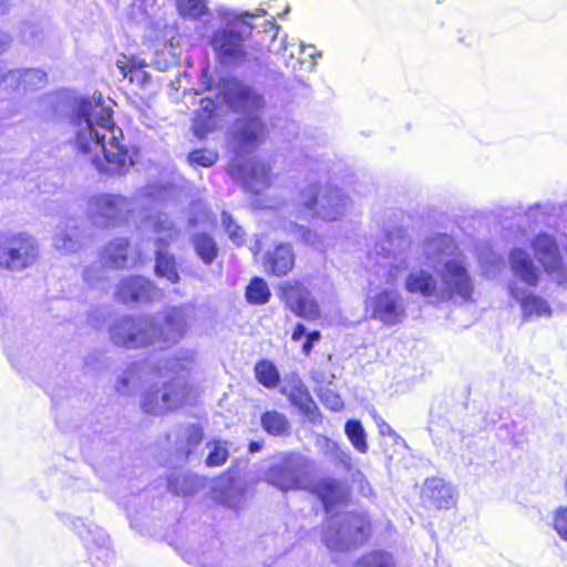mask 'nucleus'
Returning a JSON list of instances; mask_svg holds the SVG:
<instances>
[{"instance_id":"f257e3e1","label":"nucleus","mask_w":567,"mask_h":567,"mask_svg":"<svg viewBox=\"0 0 567 567\" xmlns=\"http://www.w3.org/2000/svg\"><path fill=\"white\" fill-rule=\"evenodd\" d=\"M200 91L208 95L200 100L193 120V131L197 137H204L221 123L226 110L247 113L239 118L234 128V140L241 152H250L266 136V127L256 112L262 106L260 95L235 79L223 80L217 87H212V78L204 70L200 78Z\"/></svg>"},{"instance_id":"f03ea898","label":"nucleus","mask_w":567,"mask_h":567,"mask_svg":"<svg viewBox=\"0 0 567 567\" xmlns=\"http://www.w3.org/2000/svg\"><path fill=\"white\" fill-rule=\"evenodd\" d=\"M425 264L433 274L424 269H412L405 278V289L435 302L465 303L473 299L474 279L470 274L465 256L454 239L444 234L427 237L422 246Z\"/></svg>"},{"instance_id":"7ed1b4c3","label":"nucleus","mask_w":567,"mask_h":567,"mask_svg":"<svg viewBox=\"0 0 567 567\" xmlns=\"http://www.w3.org/2000/svg\"><path fill=\"white\" fill-rule=\"evenodd\" d=\"M70 124L78 150L90 155L92 165L100 173L123 175L133 165L123 143V132L113 122L110 109L81 99L73 104Z\"/></svg>"},{"instance_id":"20e7f679","label":"nucleus","mask_w":567,"mask_h":567,"mask_svg":"<svg viewBox=\"0 0 567 567\" xmlns=\"http://www.w3.org/2000/svg\"><path fill=\"white\" fill-rule=\"evenodd\" d=\"M190 312L186 307H175L154 316H124L110 326V337L114 344L126 349L171 347L179 342L188 330Z\"/></svg>"},{"instance_id":"39448f33","label":"nucleus","mask_w":567,"mask_h":567,"mask_svg":"<svg viewBox=\"0 0 567 567\" xmlns=\"http://www.w3.org/2000/svg\"><path fill=\"white\" fill-rule=\"evenodd\" d=\"M414 252L411 241L400 230L390 233L384 240L377 244L369 256L368 268L383 282L394 286L411 267Z\"/></svg>"},{"instance_id":"423d86ee","label":"nucleus","mask_w":567,"mask_h":567,"mask_svg":"<svg viewBox=\"0 0 567 567\" xmlns=\"http://www.w3.org/2000/svg\"><path fill=\"white\" fill-rule=\"evenodd\" d=\"M249 17L230 14L226 18L225 27L217 30L212 39V45L223 64H236L249 60L245 41L252 37L256 28L246 20Z\"/></svg>"},{"instance_id":"0eeeda50","label":"nucleus","mask_w":567,"mask_h":567,"mask_svg":"<svg viewBox=\"0 0 567 567\" xmlns=\"http://www.w3.org/2000/svg\"><path fill=\"white\" fill-rule=\"evenodd\" d=\"M350 204V198L339 188L311 185L299 195L298 215L305 219L337 220L348 212Z\"/></svg>"},{"instance_id":"6e6552de","label":"nucleus","mask_w":567,"mask_h":567,"mask_svg":"<svg viewBox=\"0 0 567 567\" xmlns=\"http://www.w3.org/2000/svg\"><path fill=\"white\" fill-rule=\"evenodd\" d=\"M312 472L311 461L299 453L280 454L265 472V481L280 491L306 489Z\"/></svg>"},{"instance_id":"1a4fd4ad","label":"nucleus","mask_w":567,"mask_h":567,"mask_svg":"<svg viewBox=\"0 0 567 567\" xmlns=\"http://www.w3.org/2000/svg\"><path fill=\"white\" fill-rule=\"evenodd\" d=\"M40 255L38 240L28 233L0 235V268L21 272L32 267Z\"/></svg>"},{"instance_id":"9d476101","label":"nucleus","mask_w":567,"mask_h":567,"mask_svg":"<svg viewBox=\"0 0 567 567\" xmlns=\"http://www.w3.org/2000/svg\"><path fill=\"white\" fill-rule=\"evenodd\" d=\"M368 523L364 516L346 513L328 519L322 540L332 550H347L364 542Z\"/></svg>"},{"instance_id":"9b49d317","label":"nucleus","mask_w":567,"mask_h":567,"mask_svg":"<svg viewBox=\"0 0 567 567\" xmlns=\"http://www.w3.org/2000/svg\"><path fill=\"white\" fill-rule=\"evenodd\" d=\"M145 227L152 228L155 234L156 262L155 272L158 277L166 278L169 282L176 284L179 275L176 270L175 259L162 248L176 240L179 231L166 214L158 213L145 220Z\"/></svg>"},{"instance_id":"f8f14e48","label":"nucleus","mask_w":567,"mask_h":567,"mask_svg":"<svg viewBox=\"0 0 567 567\" xmlns=\"http://www.w3.org/2000/svg\"><path fill=\"white\" fill-rule=\"evenodd\" d=\"M133 202L124 196L100 194L92 196L87 203V214L100 227L120 225L128 219Z\"/></svg>"},{"instance_id":"ddd939ff","label":"nucleus","mask_w":567,"mask_h":567,"mask_svg":"<svg viewBox=\"0 0 567 567\" xmlns=\"http://www.w3.org/2000/svg\"><path fill=\"white\" fill-rule=\"evenodd\" d=\"M188 395L186 381L176 377L158 389L148 390L142 400L143 410L153 415H162L182 406Z\"/></svg>"},{"instance_id":"4468645a","label":"nucleus","mask_w":567,"mask_h":567,"mask_svg":"<svg viewBox=\"0 0 567 567\" xmlns=\"http://www.w3.org/2000/svg\"><path fill=\"white\" fill-rule=\"evenodd\" d=\"M365 313L384 326H394L405 317V306L395 289H383L365 300Z\"/></svg>"},{"instance_id":"2eb2a0df","label":"nucleus","mask_w":567,"mask_h":567,"mask_svg":"<svg viewBox=\"0 0 567 567\" xmlns=\"http://www.w3.org/2000/svg\"><path fill=\"white\" fill-rule=\"evenodd\" d=\"M532 247L537 260L543 265L545 271H547L559 285L566 284L567 269L561 262L559 248L554 237L548 234H539L533 239Z\"/></svg>"},{"instance_id":"dca6fc26","label":"nucleus","mask_w":567,"mask_h":567,"mask_svg":"<svg viewBox=\"0 0 567 567\" xmlns=\"http://www.w3.org/2000/svg\"><path fill=\"white\" fill-rule=\"evenodd\" d=\"M269 166L264 162L251 159L245 164L237 161L229 165L233 178L240 179L245 188L251 193H260L270 184Z\"/></svg>"},{"instance_id":"f3484780","label":"nucleus","mask_w":567,"mask_h":567,"mask_svg":"<svg viewBox=\"0 0 567 567\" xmlns=\"http://www.w3.org/2000/svg\"><path fill=\"white\" fill-rule=\"evenodd\" d=\"M281 291L285 301L290 309L298 316L308 320L319 318L320 311L317 301L311 293L299 281L284 282Z\"/></svg>"},{"instance_id":"a211bd4d","label":"nucleus","mask_w":567,"mask_h":567,"mask_svg":"<svg viewBox=\"0 0 567 567\" xmlns=\"http://www.w3.org/2000/svg\"><path fill=\"white\" fill-rule=\"evenodd\" d=\"M115 298L122 303L147 302L161 296L159 290L146 278L131 276L116 286Z\"/></svg>"},{"instance_id":"6ab92c4d","label":"nucleus","mask_w":567,"mask_h":567,"mask_svg":"<svg viewBox=\"0 0 567 567\" xmlns=\"http://www.w3.org/2000/svg\"><path fill=\"white\" fill-rule=\"evenodd\" d=\"M202 440V429L195 424L177 426L167 434V443L178 463L186 461Z\"/></svg>"},{"instance_id":"aec40b11","label":"nucleus","mask_w":567,"mask_h":567,"mask_svg":"<svg viewBox=\"0 0 567 567\" xmlns=\"http://www.w3.org/2000/svg\"><path fill=\"white\" fill-rule=\"evenodd\" d=\"M80 534L85 542L92 565L94 567L107 566L113 559L107 534L96 526L85 527L84 532Z\"/></svg>"},{"instance_id":"412c9836","label":"nucleus","mask_w":567,"mask_h":567,"mask_svg":"<svg viewBox=\"0 0 567 567\" xmlns=\"http://www.w3.org/2000/svg\"><path fill=\"white\" fill-rule=\"evenodd\" d=\"M47 84V74L40 69L7 70L4 87L12 90L32 91Z\"/></svg>"},{"instance_id":"4be33fe9","label":"nucleus","mask_w":567,"mask_h":567,"mask_svg":"<svg viewBox=\"0 0 567 567\" xmlns=\"http://www.w3.org/2000/svg\"><path fill=\"white\" fill-rule=\"evenodd\" d=\"M511 296L516 299L522 307L524 319L532 317H550L551 309L548 302L542 297L528 292L513 282L509 285Z\"/></svg>"},{"instance_id":"5701e85b","label":"nucleus","mask_w":567,"mask_h":567,"mask_svg":"<svg viewBox=\"0 0 567 567\" xmlns=\"http://www.w3.org/2000/svg\"><path fill=\"white\" fill-rule=\"evenodd\" d=\"M422 495L439 509H447L455 504L454 487L439 477H431L425 481Z\"/></svg>"},{"instance_id":"b1692460","label":"nucleus","mask_w":567,"mask_h":567,"mask_svg":"<svg viewBox=\"0 0 567 567\" xmlns=\"http://www.w3.org/2000/svg\"><path fill=\"white\" fill-rule=\"evenodd\" d=\"M509 264L514 275L524 284L530 287L538 284L539 270L526 250L514 248L509 255Z\"/></svg>"},{"instance_id":"393cba45","label":"nucleus","mask_w":567,"mask_h":567,"mask_svg":"<svg viewBox=\"0 0 567 567\" xmlns=\"http://www.w3.org/2000/svg\"><path fill=\"white\" fill-rule=\"evenodd\" d=\"M53 246L62 254H71L82 246L78 220L70 218L56 228Z\"/></svg>"},{"instance_id":"a878e982","label":"nucleus","mask_w":567,"mask_h":567,"mask_svg":"<svg viewBox=\"0 0 567 567\" xmlns=\"http://www.w3.org/2000/svg\"><path fill=\"white\" fill-rule=\"evenodd\" d=\"M313 492L321 499L327 513H331L336 505L346 501L348 492L338 480L324 478L319 481Z\"/></svg>"},{"instance_id":"bb28decb","label":"nucleus","mask_w":567,"mask_h":567,"mask_svg":"<svg viewBox=\"0 0 567 567\" xmlns=\"http://www.w3.org/2000/svg\"><path fill=\"white\" fill-rule=\"evenodd\" d=\"M265 268L275 276L287 275L295 265V254L289 245L280 244L265 256Z\"/></svg>"},{"instance_id":"cd10ccee","label":"nucleus","mask_w":567,"mask_h":567,"mask_svg":"<svg viewBox=\"0 0 567 567\" xmlns=\"http://www.w3.org/2000/svg\"><path fill=\"white\" fill-rule=\"evenodd\" d=\"M281 392L288 396L290 402L298 406L305 414H312L317 406L311 399L306 385L297 375L291 377L282 386Z\"/></svg>"},{"instance_id":"c85d7f7f","label":"nucleus","mask_w":567,"mask_h":567,"mask_svg":"<svg viewBox=\"0 0 567 567\" xmlns=\"http://www.w3.org/2000/svg\"><path fill=\"white\" fill-rule=\"evenodd\" d=\"M101 260L117 269L135 264L136 259L128 252V241L124 238L112 240L103 250Z\"/></svg>"},{"instance_id":"c756f323","label":"nucleus","mask_w":567,"mask_h":567,"mask_svg":"<svg viewBox=\"0 0 567 567\" xmlns=\"http://www.w3.org/2000/svg\"><path fill=\"white\" fill-rule=\"evenodd\" d=\"M202 486V478L193 474L178 473L168 478V488L176 495H193Z\"/></svg>"},{"instance_id":"7c9ffc66","label":"nucleus","mask_w":567,"mask_h":567,"mask_svg":"<svg viewBox=\"0 0 567 567\" xmlns=\"http://www.w3.org/2000/svg\"><path fill=\"white\" fill-rule=\"evenodd\" d=\"M193 246L196 255L205 265H210L217 257V245L215 240L207 234H199L194 236Z\"/></svg>"},{"instance_id":"2f4dec72","label":"nucleus","mask_w":567,"mask_h":567,"mask_svg":"<svg viewBox=\"0 0 567 567\" xmlns=\"http://www.w3.org/2000/svg\"><path fill=\"white\" fill-rule=\"evenodd\" d=\"M344 433L352 444V446L362 454H365L369 451V445L367 441V433L358 420H349L344 425Z\"/></svg>"},{"instance_id":"473e14b6","label":"nucleus","mask_w":567,"mask_h":567,"mask_svg":"<svg viewBox=\"0 0 567 567\" xmlns=\"http://www.w3.org/2000/svg\"><path fill=\"white\" fill-rule=\"evenodd\" d=\"M195 363V352L192 350H182L176 357L169 359L164 368H159V373L163 374L162 369L165 372L172 373H181L184 371H189Z\"/></svg>"},{"instance_id":"72a5a7b5","label":"nucleus","mask_w":567,"mask_h":567,"mask_svg":"<svg viewBox=\"0 0 567 567\" xmlns=\"http://www.w3.org/2000/svg\"><path fill=\"white\" fill-rule=\"evenodd\" d=\"M261 425L271 435H284L289 430V422L286 416L277 411L266 412L261 416Z\"/></svg>"},{"instance_id":"f704fd0d","label":"nucleus","mask_w":567,"mask_h":567,"mask_svg":"<svg viewBox=\"0 0 567 567\" xmlns=\"http://www.w3.org/2000/svg\"><path fill=\"white\" fill-rule=\"evenodd\" d=\"M270 295L267 282L259 277L251 279L246 288V299L252 305H264L268 302Z\"/></svg>"},{"instance_id":"c9c22d12","label":"nucleus","mask_w":567,"mask_h":567,"mask_svg":"<svg viewBox=\"0 0 567 567\" xmlns=\"http://www.w3.org/2000/svg\"><path fill=\"white\" fill-rule=\"evenodd\" d=\"M264 33H272L271 42L268 45L269 52L276 55L285 56V53L288 52L290 48H293L296 45L295 42L288 41V38L286 35L278 39V28L272 22L267 21L264 23Z\"/></svg>"},{"instance_id":"e433bc0d","label":"nucleus","mask_w":567,"mask_h":567,"mask_svg":"<svg viewBox=\"0 0 567 567\" xmlns=\"http://www.w3.org/2000/svg\"><path fill=\"white\" fill-rule=\"evenodd\" d=\"M208 0H176L178 13L183 18L198 19L208 12Z\"/></svg>"},{"instance_id":"4c0bfd02","label":"nucleus","mask_w":567,"mask_h":567,"mask_svg":"<svg viewBox=\"0 0 567 567\" xmlns=\"http://www.w3.org/2000/svg\"><path fill=\"white\" fill-rule=\"evenodd\" d=\"M256 378L264 386L272 389L279 383L277 368L270 361L264 360L255 367Z\"/></svg>"},{"instance_id":"58836bf2","label":"nucleus","mask_w":567,"mask_h":567,"mask_svg":"<svg viewBox=\"0 0 567 567\" xmlns=\"http://www.w3.org/2000/svg\"><path fill=\"white\" fill-rule=\"evenodd\" d=\"M354 567H394V561L385 551H373L362 557Z\"/></svg>"},{"instance_id":"ea45409f","label":"nucleus","mask_w":567,"mask_h":567,"mask_svg":"<svg viewBox=\"0 0 567 567\" xmlns=\"http://www.w3.org/2000/svg\"><path fill=\"white\" fill-rule=\"evenodd\" d=\"M207 447L209 449V453L206 458V464L208 466H220L225 464L229 455L226 442L208 443Z\"/></svg>"},{"instance_id":"a19ab883","label":"nucleus","mask_w":567,"mask_h":567,"mask_svg":"<svg viewBox=\"0 0 567 567\" xmlns=\"http://www.w3.org/2000/svg\"><path fill=\"white\" fill-rule=\"evenodd\" d=\"M221 225L224 226L226 233L228 234L229 239L234 244L239 246L244 243L245 231L227 212L221 213Z\"/></svg>"},{"instance_id":"79ce46f5","label":"nucleus","mask_w":567,"mask_h":567,"mask_svg":"<svg viewBox=\"0 0 567 567\" xmlns=\"http://www.w3.org/2000/svg\"><path fill=\"white\" fill-rule=\"evenodd\" d=\"M143 64L138 66L133 62L131 66L122 61H117V68L124 78H128L131 82H137L141 85L148 81V74L142 70Z\"/></svg>"},{"instance_id":"37998d69","label":"nucleus","mask_w":567,"mask_h":567,"mask_svg":"<svg viewBox=\"0 0 567 567\" xmlns=\"http://www.w3.org/2000/svg\"><path fill=\"white\" fill-rule=\"evenodd\" d=\"M551 527L561 540L567 542V506H559L553 512Z\"/></svg>"},{"instance_id":"c03bdc74","label":"nucleus","mask_w":567,"mask_h":567,"mask_svg":"<svg viewBox=\"0 0 567 567\" xmlns=\"http://www.w3.org/2000/svg\"><path fill=\"white\" fill-rule=\"evenodd\" d=\"M218 155L209 150H197L188 155V161L193 165L209 167L216 163Z\"/></svg>"},{"instance_id":"a18cd8bd","label":"nucleus","mask_w":567,"mask_h":567,"mask_svg":"<svg viewBox=\"0 0 567 567\" xmlns=\"http://www.w3.org/2000/svg\"><path fill=\"white\" fill-rule=\"evenodd\" d=\"M287 230L296 236H300V238L305 243H307L316 248H320L319 241H318V235L309 229H306L303 226H299L297 224L290 223Z\"/></svg>"},{"instance_id":"49530a36","label":"nucleus","mask_w":567,"mask_h":567,"mask_svg":"<svg viewBox=\"0 0 567 567\" xmlns=\"http://www.w3.org/2000/svg\"><path fill=\"white\" fill-rule=\"evenodd\" d=\"M321 401L324 406L332 411H339L343 406L341 396L331 390H327L321 393Z\"/></svg>"},{"instance_id":"de8ad7c7","label":"nucleus","mask_w":567,"mask_h":567,"mask_svg":"<svg viewBox=\"0 0 567 567\" xmlns=\"http://www.w3.org/2000/svg\"><path fill=\"white\" fill-rule=\"evenodd\" d=\"M133 9L150 18L156 13L157 2L156 0H134Z\"/></svg>"},{"instance_id":"09e8293b","label":"nucleus","mask_w":567,"mask_h":567,"mask_svg":"<svg viewBox=\"0 0 567 567\" xmlns=\"http://www.w3.org/2000/svg\"><path fill=\"white\" fill-rule=\"evenodd\" d=\"M331 458H333L336 462H338L340 465H342L346 471H350L352 468L351 453L344 447L340 446L333 453V456Z\"/></svg>"},{"instance_id":"8fccbe9b","label":"nucleus","mask_w":567,"mask_h":567,"mask_svg":"<svg viewBox=\"0 0 567 567\" xmlns=\"http://www.w3.org/2000/svg\"><path fill=\"white\" fill-rule=\"evenodd\" d=\"M136 367L130 368L124 375L118 380L116 389L121 393H126L130 390V384L135 380Z\"/></svg>"},{"instance_id":"3c124183","label":"nucleus","mask_w":567,"mask_h":567,"mask_svg":"<svg viewBox=\"0 0 567 567\" xmlns=\"http://www.w3.org/2000/svg\"><path fill=\"white\" fill-rule=\"evenodd\" d=\"M375 424L378 426L379 433L381 435H389L392 436L395 443L404 442L403 439L390 426L389 423H386L383 419L375 416Z\"/></svg>"},{"instance_id":"603ef678","label":"nucleus","mask_w":567,"mask_h":567,"mask_svg":"<svg viewBox=\"0 0 567 567\" xmlns=\"http://www.w3.org/2000/svg\"><path fill=\"white\" fill-rule=\"evenodd\" d=\"M22 39L29 44H35L40 41V31L34 25H27L25 29L22 30Z\"/></svg>"},{"instance_id":"864d4df0","label":"nucleus","mask_w":567,"mask_h":567,"mask_svg":"<svg viewBox=\"0 0 567 567\" xmlns=\"http://www.w3.org/2000/svg\"><path fill=\"white\" fill-rule=\"evenodd\" d=\"M321 447H322L324 454H327L330 457H332L333 453L340 447V445L337 442H334V441H332L330 439L324 437L322 440Z\"/></svg>"},{"instance_id":"5fc2aeb1","label":"nucleus","mask_w":567,"mask_h":567,"mask_svg":"<svg viewBox=\"0 0 567 567\" xmlns=\"http://www.w3.org/2000/svg\"><path fill=\"white\" fill-rule=\"evenodd\" d=\"M284 60V63L287 68L296 71L298 65H301V62L295 59V52L290 51L288 54L285 53V56H281Z\"/></svg>"},{"instance_id":"6e6d98bb","label":"nucleus","mask_w":567,"mask_h":567,"mask_svg":"<svg viewBox=\"0 0 567 567\" xmlns=\"http://www.w3.org/2000/svg\"><path fill=\"white\" fill-rule=\"evenodd\" d=\"M305 336L307 337L306 327L302 323H298L292 331V336H291L292 340L299 341Z\"/></svg>"},{"instance_id":"4d7b16f0","label":"nucleus","mask_w":567,"mask_h":567,"mask_svg":"<svg viewBox=\"0 0 567 567\" xmlns=\"http://www.w3.org/2000/svg\"><path fill=\"white\" fill-rule=\"evenodd\" d=\"M11 38L8 33L0 31V53H2L9 45Z\"/></svg>"},{"instance_id":"13d9d810","label":"nucleus","mask_w":567,"mask_h":567,"mask_svg":"<svg viewBox=\"0 0 567 567\" xmlns=\"http://www.w3.org/2000/svg\"><path fill=\"white\" fill-rule=\"evenodd\" d=\"M10 10V3L8 0H0V14H6Z\"/></svg>"},{"instance_id":"bf43d9fd","label":"nucleus","mask_w":567,"mask_h":567,"mask_svg":"<svg viewBox=\"0 0 567 567\" xmlns=\"http://www.w3.org/2000/svg\"><path fill=\"white\" fill-rule=\"evenodd\" d=\"M312 348H313V343L311 342V340L306 339L305 343L302 344L303 353L309 354L310 351L312 350Z\"/></svg>"},{"instance_id":"052dcab7","label":"nucleus","mask_w":567,"mask_h":567,"mask_svg":"<svg viewBox=\"0 0 567 567\" xmlns=\"http://www.w3.org/2000/svg\"><path fill=\"white\" fill-rule=\"evenodd\" d=\"M307 339L311 340L312 343L317 342L320 339V332L319 331H312L310 333H307Z\"/></svg>"},{"instance_id":"680f3d73","label":"nucleus","mask_w":567,"mask_h":567,"mask_svg":"<svg viewBox=\"0 0 567 567\" xmlns=\"http://www.w3.org/2000/svg\"><path fill=\"white\" fill-rule=\"evenodd\" d=\"M259 450H260V444H259V443H257V442H251V443L249 444V451H250V452H252V453H254V452H258Z\"/></svg>"},{"instance_id":"e2e57ef3","label":"nucleus","mask_w":567,"mask_h":567,"mask_svg":"<svg viewBox=\"0 0 567 567\" xmlns=\"http://www.w3.org/2000/svg\"><path fill=\"white\" fill-rule=\"evenodd\" d=\"M6 68H0V86H4Z\"/></svg>"},{"instance_id":"0e129e2a","label":"nucleus","mask_w":567,"mask_h":567,"mask_svg":"<svg viewBox=\"0 0 567 567\" xmlns=\"http://www.w3.org/2000/svg\"><path fill=\"white\" fill-rule=\"evenodd\" d=\"M83 276H84V280L85 281L92 282L93 278L91 277V270L90 269H85Z\"/></svg>"},{"instance_id":"69168bd1","label":"nucleus","mask_w":567,"mask_h":567,"mask_svg":"<svg viewBox=\"0 0 567 567\" xmlns=\"http://www.w3.org/2000/svg\"><path fill=\"white\" fill-rule=\"evenodd\" d=\"M303 48H305L303 43H300V45H299V52H302Z\"/></svg>"}]
</instances>
